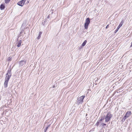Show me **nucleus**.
I'll return each mask as SVG.
<instances>
[{"label": "nucleus", "mask_w": 132, "mask_h": 132, "mask_svg": "<svg viewBox=\"0 0 132 132\" xmlns=\"http://www.w3.org/2000/svg\"><path fill=\"white\" fill-rule=\"evenodd\" d=\"M42 33V32H40L39 33V35L41 36V35Z\"/></svg>", "instance_id": "a211bd4d"}, {"label": "nucleus", "mask_w": 132, "mask_h": 132, "mask_svg": "<svg viewBox=\"0 0 132 132\" xmlns=\"http://www.w3.org/2000/svg\"><path fill=\"white\" fill-rule=\"evenodd\" d=\"M11 57H9L8 59V61H10V60H11Z\"/></svg>", "instance_id": "dca6fc26"}, {"label": "nucleus", "mask_w": 132, "mask_h": 132, "mask_svg": "<svg viewBox=\"0 0 132 132\" xmlns=\"http://www.w3.org/2000/svg\"><path fill=\"white\" fill-rule=\"evenodd\" d=\"M26 0H22L18 2L17 4L19 6H23Z\"/></svg>", "instance_id": "423d86ee"}, {"label": "nucleus", "mask_w": 132, "mask_h": 132, "mask_svg": "<svg viewBox=\"0 0 132 132\" xmlns=\"http://www.w3.org/2000/svg\"><path fill=\"white\" fill-rule=\"evenodd\" d=\"M48 127H46V130H45V131L46 132L47 129H48Z\"/></svg>", "instance_id": "aec40b11"}, {"label": "nucleus", "mask_w": 132, "mask_h": 132, "mask_svg": "<svg viewBox=\"0 0 132 132\" xmlns=\"http://www.w3.org/2000/svg\"><path fill=\"white\" fill-rule=\"evenodd\" d=\"M21 40H20L18 41V45H17V47H19L21 45Z\"/></svg>", "instance_id": "6e6552de"}, {"label": "nucleus", "mask_w": 132, "mask_h": 132, "mask_svg": "<svg viewBox=\"0 0 132 132\" xmlns=\"http://www.w3.org/2000/svg\"><path fill=\"white\" fill-rule=\"evenodd\" d=\"M90 22V21L89 19V18H87L85 22V24L84 27L85 29H87L88 25L89 24Z\"/></svg>", "instance_id": "20e7f679"}, {"label": "nucleus", "mask_w": 132, "mask_h": 132, "mask_svg": "<svg viewBox=\"0 0 132 132\" xmlns=\"http://www.w3.org/2000/svg\"><path fill=\"white\" fill-rule=\"evenodd\" d=\"M85 97L84 96H82L78 98L77 101V103L78 104L82 103Z\"/></svg>", "instance_id": "7ed1b4c3"}, {"label": "nucleus", "mask_w": 132, "mask_h": 132, "mask_svg": "<svg viewBox=\"0 0 132 132\" xmlns=\"http://www.w3.org/2000/svg\"><path fill=\"white\" fill-rule=\"evenodd\" d=\"M25 64V61L24 60H22L19 63L20 65L22 66Z\"/></svg>", "instance_id": "0eeeda50"}, {"label": "nucleus", "mask_w": 132, "mask_h": 132, "mask_svg": "<svg viewBox=\"0 0 132 132\" xmlns=\"http://www.w3.org/2000/svg\"><path fill=\"white\" fill-rule=\"evenodd\" d=\"M106 124L103 123H102L101 124V125H100V126L101 127V126H106Z\"/></svg>", "instance_id": "ddd939ff"}, {"label": "nucleus", "mask_w": 132, "mask_h": 132, "mask_svg": "<svg viewBox=\"0 0 132 132\" xmlns=\"http://www.w3.org/2000/svg\"><path fill=\"white\" fill-rule=\"evenodd\" d=\"M27 3H28L29 2V1H27Z\"/></svg>", "instance_id": "b1692460"}, {"label": "nucleus", "mask_w": 132, "mask_h": 132, "mask_svg": "<svg viewBox=\"0 0 132 132\" xmlns=\"http://www.w3.org/2000/svg\"><path fill=\"white\" fill-rule=\"evenodd\" d=\"M87 42V41L86 40H85L84 42L82 44V46H84L86 45Z\"/></svg>", "instance_id": "9d476101"}, {"label": "nucleus", "mask_w": 132, "mask_h": 132, "mask_svg": "<svg viewBox=\"0 0 132 132\" xmlns=\"http://www.w3.org/2000/svg\"><path fill=\"white\" fill-rule=\"evenodd\" d=\"M104 119L103 118H101V119H100L98 121H100V122L101 123V121Z\"/></svg>", "instance_id": "2eb2a0df"}, {"label": "nucleus", "mask_w": 132, "mask_h": 132, "mask_svg": "<svg viewBox=\"0 0 132 132\" xmlns=\"http://www.w3.org/2000/svg\"><path fill=\"white\" fill-rule=\"evenodd\" d=\"M101 123L100 122L98 121L95 125L96 126H97V127H98L99 126V123Z\"/></svg>", "instance_id": "f8f14e48"}, {"label": "nucleus", "mask_w": 132, "mask_h": 132, "mask_svg": "<svg viewBox=\"0 0 132 132\" xmlns=\"http://www.w3.org/2000/svg\"><path fill=\"white\" fill-rule=\"evenodd\" d=\"M11 76V70L9 69L8 72L6 75V76L5 78V82L4 83V86L5 88H6L7 86V84L8 81Z\"/></svg>", "instance_id": "f257e3e1"}, {"label": "nucleus", "mask_w": 132, "mask_h": 132, "mask_svg": "<svg viewBox=\"0 0 132 132\" xmlns=\"http://www.w3.org/2000/svg\"><path fill=\"white\" fill-rule=\"evenodd\" d=\"M118 30H115V33H116V32H117V31H118Z\"/></svg>", "instance_id": "4be33fe9"}, {"label": "nucleus", "mask_w": 132, "mask_h": 132, "mask_svg": "<svg viewBox=\"0 0 132 132\" xmlns=\"http://www.w3.org/2000/svg\"><path fill=\"white\" fill-rule=\"evenodd\" d=\"M5 7L4 5V4H2L1 5L0 9L1 10H2L4 9Z\"/></svg>", "instance_id": "1a4fd4ad"}, {"label": "nucleus", "mask_w": 132, "mask_h": 132, "mask_svg": "<svg viewBox=\"0 0 132 132\" xmlns=\"http://www.w3.org/2000/svg\"><path fill=\"white\" fill-rule=\"evenodd\" d=\"M108 27H109V25H107L106 26V28H108Z\"/></svg>", "instance_id": "6ab92c4d"}, {"label": "nucleus", "mask_w": 132, "mask_h": 132, "mask_svg": "<svg viewBox=\"0 0 132 132\" xmlns=\"http://www.w3.org/2000/svg\"><path fill=\"white\" fill-rule=\"evenodd\" d=\"M40 35H39L37 37V38L38 39H40Z\"/></svg>", "instance_id": "f3484780"}, {"label": "nucleus", "mask_w": 132, "mask_h": 132, "mask_svg": "<svg viewBox=\"0 0 132 132\" xmlns=\"http://www.w3.org/2000/svg\"><path fill=\"white\" fill-rule=\"evenodd\" d=\"M131 114V112L130 111L127 112L124 117L123 118L122 120H123L125 121L126 119Z\"/></svg>", "instance_id": "39448f33"}, {"label": "nucleus", "mask_w": 132, "mask_h": 132, "mask_svg": "<svg viewBox=\"0 0 132 132\" xmlns=\"http://www.w3.org/2000/svg\"><path fill=\"white\" fill-rule=\"evenodd\" d=\"M119 29H118V28H117V30H118Z\"/></svg>", "instance_id": "393cba45"}, {"label": "nucleus", "mask_w": 132, "mask_h": 132, "mask_svg": "<svg viewBox=\"0 0 132 132\" xmlns=\"http://www.w3.org/2000/svg\"><path fill=\"white\" fill-rule=\"evenodd\" d=\"M132 46V42H131V47Z\"/></svg>", "instance_id": "5701e85b"}, {"label": "nucleus", "mask_w": 132, "mask_h": 132, "mask_svg": "<svg viewBox=\"0 0 132 132\" xmlns=\"http://www.w3.org/2000/svg\"><path fill=\"white\" fill-rule=\"evenodd\" d=\"M112 117V115L110 112H109L107 114L105 117V121L106 122H108L110 119L111 117Z\"/></svg>", "instance_id": "f03ea898"}, {"label": "nucleus", "mask_w": 132, "mask_h": 132, "mask_svg": "<svg viewBox=\"0 0 132 132\" xmlns=\"http://www.w3.org/2000/svg\"><path fill=\"white\" fill-rule=\"evenodd\" d=\"M120 27H121L120 26H119H119L117 27V28H118V29H119Z\"/></svg>", "instance_id": "412c9836"}, {"label": "nucleus", "mask_w": 132, "mask_h": 132, "mask_svg": "<svg viewBox=\"0 0 132 132\" xmlns=\"http://www.w3.org/2000/svg\"><path fill=\"white\" fill-rule=\"evenodd\" d=\"M123 21H122L120 23V24H119V26H120L121 27L123 23Z\"/></svg>", "instance_id": "9b49d317"}, {"label": "nucleus", "mask_w": 132, "mask_h": 132, "mask_svg": "<svg viewBox=\"0 0 132 132\" xmlns=\"http://www.w3.org/2000/svg\"><path fill=\"white\" fill-rule=\"evenodd\" d=\"M10 0H5V2L6 3H7L9 2Z\"/></svg>", "instance_id": "4468645a"}]
</instances>
